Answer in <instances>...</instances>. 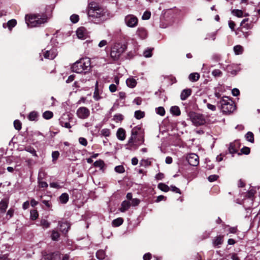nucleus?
Listing matches in <instances>:
<instances>
[{
	"label": "nucleus",
	"mask_w": 260,
	"mask_h": 260,
	"mask_svg": "<svg viewBox=\"0 0 260 260\" xmlns=\"http://www.w3.org/2000/svg\"><path fill=\"white\" fill-rule=\"evenodd\" d=\"M98 82L96 83V87L95 88L94 92L93 93V98L95 100L98 101L101 99V96L99 95V89L98 88Z\"/></svg>",
	"instance_id": "c03bdc74"
},
{
	"label": "nucleus",
	"mask_w": 260,
	"mask_h": 260,
	"mask_svg": "<svg viewBox=\"0 0 260 260\" xmlns=\"http://www.w3.org/2000/svg\"><path fill=\"white\" fill-rule=\"evenodd\" d=\"M248 19H244L241 22V26H242L244 28H245L246 29H249L250 28V24L246 23V22L248 21Z\"/></svg>",
	"instance_id": "a18cd8bd"
},
{
	"label": "nucleus",
	"mask_w": 260,
	"mask_h": 260,
	"mask_svg": "<svg viewBox=\"0 0 260 260\" xmlns=\"http://www.w3.org/2000/svg\"><path fill=\"white\" fill-rule=\"evenodd\" d=\"M126 83L128 87L130 88H134L137 85V81L134 78L131 77L126 80Z\"/></svg>",
	"instance_id": "aec40b11"
},
{
	"label": "nucleus",
	"mask_w": 260,
	"mask_h": 260,
	"mask_svg": "<svg viewBox=\"0 0 260 260\" xmlns=\"http://www.w3.org/2000/svg\"><path fill=\"white\" fill-rule=\"evenodd\" d=\"M188 164L192 166H197L199 164V156L194 154H189L186 157Z\"/></svg>",
	"instance_id": "9d476101"
},
{
	"label": "nucleus",
	"mask_w": 260,
	"mask_h": 260,
	"mask_svg": "<svg viewBox=\"0 0 260 260\" xmlns=\"http://www.w3.org/2000/svg\"><path fill=\"white\" fill-rule=\"evenodd\" d=\"M116 137L120 141H123L126 138V132L123 128H119L116 132Z\"/></svg>",
	"instance_id": "4468645a"
},
{
	"label": "nucleus",
	"mask_w": 260,
	"mask_h": 260,
	"mask_svg": "<svg viewBox=\"0 0 260 260\" xmlns=\"http://www.w3.org/2000/svg\"><path fill=\"white\" fill-rule=\"evenodd\" d=\"M0 260H11L9 257V254H0Z\"/></svg>",
	"instance_id": "680f3d73"
},
{
	"label": "nucleus",
	"mask_w": 260,
	"mask_h": 260,
	"mask_svg": "<svg viewBox=\"0 0 260 260\" xmlns=\"http://www.w3.org/2000/svg\"><path fill=\"white\" fill-rule=\"evenodd\" d=\"M232 13L235 15L236 16H237L238 17H243V11L242 10H238V9H236V10H234L233 11H232Z\"/></svg>",
	"instance_id": "49530a36"
},
{
	"label": "nucleus",
	"mask_w": 260,
	"mask_h": 260,
	"mask_svg": "<svg viewBox=\"0 0 260 260\" xmlns=\"http://www.w3.org/2000/svg\"><path fill=\"white\" fill-rule=\"evenodd\" d=\"M106 256L105 252L103 250H99L96 253V257L99 259L102 260L105 258Z\"/></svg>",
	"instance_id": "2f4dec72"
},
{
	"label": "nucleus",
	"mask_w": 260,
	"mask_h": 260,
	"mask_svg": "<svg viewBox=\"0 0 260 260\" xmlns=\"http://www.w3.org/2000/svg\"><path fill=\"white\" fill-rule=\"evenodd\" d=\"M141 128L138 126H135L132 128L131 131V136L129 138L127 144H125V147L126 149L129 150H136L138 147L143 143L144 140L140 141L137 139V135L140 131Z\"/></svg>",
	"instance_id": "7ed1b4c3"
},
{
	"label": "nucleus",
	"mask_w": 260,
	"mask_h": 260,
	"mask_svg": "<svg viewBox=\"0 0 260 260\" xmlns=\"http://www.w3.org/2000/svg\"><path fill=\"white\" fill-rule=\"evenodd\" d=\"M223 236L220 235V236H216L213 240V244L215 246H218L219 245L222 244V243H223Z\"/></svg>",
	"instance_id": "bb28decb"
},
{
	"label": "nucleus",
	"mask_w": 260,
	"mask_h": 260,
	"mask_svg": "<svg viewBox=\"0 0 260 260\" xmlns=\"http://www.w3.org/2000/svg\"><path fill=\"white\" fill-rule=\"evenodd\" d=\"M79 143L84 147L87 145L88 142L87 140L83 137H80L78 139Z\"/></svg>",
	"instance_id": "864d4df0"
},
{
	"label": "nucleus",
	"mask_w": 260,
	"mask_h": 260,
	"mask_svg": "<svg viewBox=\"0 0 260 260\" xmlns=\"http://www.w3.org/2000/svg\"><path fill=\"white\" fill-rule=\"evenodd\" d=\"M212 75L215 77H220L222 75V72L220 70L216 69L212 71Z\"/></svg>",
	"instance_id": "6e6d98bb"
},
{
	"label": "nucleus",
	"mask_w": 260,
	"mask_h": 260,
	"mask_svg": "<svg viewBox=\"0 0 260 260\" xmlns=\"http://www.w3.org/2000/svg\"><path fill=\"white\" fill-rule=\"evenodd\" d=\"M145 116V113L140 110L136 111L135 112V117L137 119H140Z\"/></svg>",
	"instance_id": "58836bf2"
},
{
	"label": "nucleus",
	"mask_w": 260,
	"mask_h": 260,
	"mask_svg": "<svg viewBox=\"0 0 260 260\" xmlns=\"http://www.w3.org/2000/svg\"><path fill=\"white\" fill-rule=\"evenodd\" d=\"M76 34L78 38L84 39L85 36V29L84 27H80L77 29Z\"/></svg>",
	"instance_id": "412c9836"
},
{
	"label": "nucleus",
	"mask_w": 260,
	"mask_h": 260,
	"mask_svg": "<svg viewBox=\"0 0 260 260\" xmlns=\"http://www.w3.org/2000/svg\"><path fill=\"white\" fill-rule=\"evenodd\" d=\"M191 93V90L190 89H185L182 91L180 94V99L182 101L186 100Z\"/></svg>",
	"instance_id": "f3484780"
},
{
	"label": "nucleus",
	"mask_w": 260,
	"mask_h": 260,
	"mask_svg": "<svg viewBox=\"0 0 260 260\" xmlns=\"http://www.w3.org/2000/svg\"><path fill=\"white\" fill-rule=\"evenodd\" d=\"M255 193L256 190L254 188H252L246 192L245 197L247 199H249L252 202L254 198V195Z\"/></svg>",
	"instance_id": "4be33fe9"
},
{
	"label": "nucleus",
	"mask_w": 260,
	"mask_h": 260,
	"mask_svg": "<svg viewBox=\"0 0 260 260\" xmlns=\"http://www.w3.org/2000/svg\"><path fill=\"white\" fill-rule=\"evenodd\" d=\"M87 14L89 19L95 23H99L102 21L107 19L110 15L106 8L94 2L88 4Z\"/></svg>",
	"instance_id": "f257e3e1"
},
{
	"label": "nucleus",
	"mask_w": 260,
	"mask_h": 260,
	"mask_svg": "<svg viewBox=\"0 0 260 260\" xmlns=\"http://www.w3.org/2000/svg\"><path fill=\"white\" fill-rule=\"evenodd\" d=\"M53 116V114L51 111H46L43 114V117L46 119H49Z\"/></svg>",
	"instance_id": "79ce46f5"
},
{
	"label": "nucleus",
	"mask_w": 260,
	"mask_h": 260,
	"mask_svg": "<svg viewBox=\"0 0 260 260\" xmlns=\"http://www.w3.org/2000/svg\"><path fill=\"white\" fill-rule=\"evenodd\" d=\"M136 34L141 39H145L147 37V30L143 27H139L137 30Z\"/></svg>",
	"instance_id": "2eb2a0df"
},
{
	"label": "nucleus",
	"mask_w": 260,
	"mask_h": 260,
	"mask_svg": "<svg viewBox=\"0 0 260 260\" xmlns=\"http://www.w3.org/2000/svg\"><path fill=\"white\" fill-rule=\"evenodd\" d=\"M225 98H223L220 101L221 110L224 113H231L235 110V105L232 101L227 97H225Z\"/></svg>",
	"instance_id": "423d86ee"
},
{
	"label": "nucleus",
	"mask_w": 260,
	"mask_h": 260,
	"mask_svg": "<svg viewBox=\"0 0 260 260\" xmlns=\"http://www.w3.org/2000/svg\"><path fill=\"white\" fill-rule=\"evenodd\" d=\"M59 237L60 235L57 231L52 230L51 238L53 241H58Z\"/></svg>",
	"instance_id": "e433bc0d"
},
{
	"label": "nucleus",
	"mask_w": 260,
	"mask_h": 260,
	"mask_svg": "<svg viewBox=\"0 0 260 260\" xmlns=\"http://www.w3.org/2000/svg\"><path fill=\"white\" fill-rule=\"evenodd\" d=\"M131 206L129 202L124 201L122 202L120 211L122 212H124L127 210Z\"/></svg>",
	"instance_id": "6ab92c4d"
},
{
	"label": "nucleus",
	"mask_w": 260,
	"mask_h": 260,
	"mask_svg": "<svg viewBox=\"0 0 260 260\" xmlns=\"http://www.w3.org/2000/svg\"><path fill=\"white\" fill-rule=\"evenodd\" d=\"M8 201L7 200H2L0 202V210L2 212H5L8 208Z\"/></svg>",
	"instance_id": "b1692460"
},
{
	"label": "nucleus",
	"mask_w": 260,
	"mask_h": 260,
	"mask_svg": "<svg viewBox=\"0 0 260 260\" xmlns=\"http://www.w3.org/2000/svg\"><path fill=\"white\" fill-rule=\"evenodd\" d=\"M17 24V21L15 19H11L9 20L7 24L4 23L3 27H6V26L10 30H11Z\"/></svg>",
	"instance_id": "5701e85b"
},
{
	"label": "nucleus",
	"mask_w": 260,
	"mask_h": 260,
	"mask_svg": "<svg viewBox=\"0 0 260 260\" xmlns=\"http://www.w3.org/2000/svg\"><path fill=\"white\" fill-rule=\"evenodd\" d=\"M25 150L31 153L34 156H37L36 151L34 148L31 147H27L25 148Z\"/></svg>",
	"instance_id": "e2e57ef3"
},
{
	"label": "nucleus",
	"mask_w": 260,
	"mask_h": 260,
	"mask_svg": "<svg viewBox=\"0 0 260 260\" xmlns=\"http://www.w3.org/2000/svg\"><path fill=\"white\" fill-rule=\"evenodd\" d=\"M156 112L157 114L160 116H164L165 114V110L162 107H159L155 109Z\"/></svg>",
	"instance_id": "37998d69"
},
{
	"label": "nucleus",
	"mask_w": 260,
	"mask_h": 260,
	"mask_svg": "<svg viewBox=\"0 0 260 260\" xmlns=\"http://www.w3.org/2000/svg\"><path fill=\"white\" fill-rule=\"evenodd\" d=\"M90 68V61L88 58H82L75 62L72 67V71L78 73H86Z\"/></svg>",
	"instance_id": "20e7f679"
},
{
	"label": "nucleus",
	"mask_w": 260,
	"mask_h": 260,
	"mask_svg": "<svg viewBox=\"0 0 260 260\" xmlns=\"http://www.w3.org/2000/svg\"><path fill=\"white\" fill-rule=\"evenodd\" d=\"M70 116L68 114H63L59 119V122L62 127L70 128L71 127L70 123Z\"/></svg>",
	"instance_id": "9b49d317"
},
{
	"label": "nucleus",
	"mask_w": 260,
	"mask_h": 260,
	"mask_svg": "<svg viewBox=\"0 0 260 260\" xmlns=\"http://www.w3.org/2000/svg\"><path fill=\"white\" fill-rule=\"evenodd\" d=\"M79 17L77 14H73L70 17V20L73 23H76L78 22Z\"/></svg>",
	"instance_id": "de8ad7c7"
},
{
	"label": "nucleus",
	"mask_w": 260,
	"mask_h": 260,
	"mask_svg": "<svg viewBox=\"0 0 260 260\" xmlns=\"http://www.w3.org/2000/svg\"><path fill=\"white\" fill-rule=\"evenodd\" d=\"M241 152L242 153L244 154L247 155L249 154L250 152V149L249 147H244L241 149Z\"/></svg>",
	"instance_id": "bf43d9fd"
},
{
	"label": "nucleus",
	"mask_w": 260,
	"mask_h": 260,
	"mask_svg": "<svg viewBox=\"0 0 260 260\" xmlns=\"http://www.w3.org/2000/svg\"><path fill=\"white\" fill-rule=\"evenodd\" d=\"M50 223L45 219H43L41 221V225L42 226L43 228H48L50 226Z\"/></svg>",
	"instance_id": "5fc2aeb1"
},
{
	"label": "nucleus",
	"mask_w": 260,
	"mask_h": 260,
	"mask_svg": "<svg viewBox=\"0 0 260 260\" xmlns=\"http://www.w3.org/2000/svg\"><path fill=\"white\" fill-rule=\"evenodd\" d=\"M57 55V52L55 49H51L49 50H47L44 53V56L46 59H53Z\"/></svg>",
	"instance_id": "ddd939ff"
},
{
	"label": "nucleus",
	"mask_w": 260,
	"mask_h": 260,
	"mask_svg": "<svg viewBox=\"0 0 260 260\" xmlns=\"http://www.w3.org/2000/svg\"><path fill=\"white\" fill-rule=\"evenodd\" d=\"M171 113L176 116H179L181 114V112L178 106H174L171 108Z\"/></svg>",
	"instance_id": "c85d7f7f"
},
{
	"label": "nucleus",
	"mask_w": 260,
	"mask_h": 260,
	"mask_svg": "<svg viewBox=\"0 0 260 260\" xmlns=\"http://www.w3.org/2000/svg\"><path fill=\"white\" fill-rule=\"evenodd\" d=\"M69 195L67 193H62L59 198V202L61 204L67 203L69 201Z\"/></svg>",
	"instance_id": "a878e982"
},
{
	"label": "nucleus",
	"mask_w": 260,
	"mask_h": 260,
	"mask_svg": "<svg viewBox=\"0 0 260 260\" xmlns=\"http://www.w3.org/2000/svg\"><path fill=\"white\" fill-rule=\"evenodd\" d=\"M153 49V48H148L146 50H145L143 52L144 56L147 58L151 57L152 55V51Z\"/></svg>",
	"instance_id": "4c0bfd02"
},
{
	"label": "nucleus",
	"mask_w": 260,
	"mask_h": 260,
	"mask_svg": "<svg viewBox=\"0 0 260 260\" xmlns=\"http://www.w3.org/2000/svg\"><path fill=\"white\" fill-rule=\"evenodd\" d=\"M38 116L39 114L38 112L36 111H32L29 114L28 118L30 121L37 120Z\"/></svg>",
	"instance_id": "7c9ffc66"
},
{
	"label": "nucleus",
	"mask_w": 260,
	"mask_h": 260,
	"mask_svg": "<svg viewBox=\"0 0 260 260\" xmlns=\"http://www.w3.org/2000/svg\"><path fill=\"white\" fill-rule=\"evenodd\" d=\"M60 230L63 233H67L70 228V225L68 222H59L58 223Z\"/></svg>",
	"instance_id": "dca6fc26"
},
{
	"label": "nucleus",
	"mask_w": 260,
	"mask_h": 260,
	"mask_svg": "<svg viewBox=\"0 0 260 260\" xmlns=\"http://www.w3.org/2000/svg\"><path fill=\"white\" fill-rule=\"evenodd\" d=\"M113 119L116 122L121 121L123 119V116L121 114H117L113 116Z\"/></svg>",
	"instance_id": "8fccbe9b"
},
{
	"label": "nucleus",
	"mask_w": 260,
	"mask_h": 260,
	"mask_svg": "<svg viewBox=\"0 0 260 260\" xmlns=\"http://www.w3.org/2000/svg\"><path fill=\"white\" fill-rule=\"evenodd\" d=\"M31 217L32 220L36 219L38 217V213L36 210H33L30 212Z\"/></svg>",
	"instance_id": "0e129e2a"
},
{
	"label": "nucleus",
	"mask_w": 260,
	"mask_h": 260,
	"mask_svg": "<svg viewBox=\"0 0 260 260\" xmlns=\"http://www.w3.org/2000/svg\"><path fill=\"white\" fill-rule=\"evenodd\" d=\"M111 135L110 129L109 128H103L101 131L100 135L102 137H107Z\"/></svg>",
	"instance_id": "f704fd0d"
},
{
	"label": "nucleus",
	"mask_w": 260,
	"mask_h": 260,
	"mask_svg": "<svg viewBox=\"0 0 260 260\" xmlns=\"http://www.w3.org/2000/svg\"><path fill=\"white\" fill-rule=\"evenodd\" d=\"M131 201H132L131 204L133 206H138L140 202V200L138 199H136V198L133 199Z\"/></svg>",
	"instance_id": "338daca9"
},
{
	"label": "nucleus",
	"mask_w": 260,
	"mask_h": 260,
	"mask_svg": "<svg viewBox=\"0 0 260 260\" xmlns=\"http://www.w3.org/2000/svg\"><path fill=\"white\" fill-rule=\"evenodd\" d=\"M245 138L248 141H249L251 143L254 142V135L252 132H248L245 135Z\"/></svg>",
	"instance_id": "ea45409f"
},
{
	"label": "nucleus",
	"mask_w": 260,
	"mask_h": 260,
	"mask_svg": "<svg viewBox=\"0 0 260 260\" xmlns=\"http://www.w3.org/2000/svg\"><path fill=\"white\" fill-rule=\"evenodd\" d=\"M59 153L58 152V151H56L52 152V157L53 161L56 160L59 157Z\"/></svg>",
	"instance_id": "69168bd1"
},
{
	"label": "nucleus",
	"mask_w": 260,
	"mask_h": 260,
	"mask_svg": "<svg viewBox=\"0 0 260 260\" xmlns=\"http://www.w3.org/2000/svg\"><path fill=\"white\" fill-rule=\"evenodd\" d=\"M151 13L149 11H145L142 17L143 20H148L150 18Z\"/></svg>",
	"instance_id": "4d7b16f0"
},
{
	"label": "nucleus",
	"mask_w": 260,
	"mask_h": 260,
	"mask_svg": "<svg viewBox=\"0 0 260 260\" xmlns=\"http://www.w3.org/2000/svg\"><path fill=\"white\" fill-rule=\"evenodd\" d=\"M200 74L198 73H192L189 74L188 76L189 80L191 82H196L200 78Z\"/></svg>",
	"instance_id": "393cba45"
},
{
	"label": "nucleus",
	"mask_w": 260,
	"mask_h": 260,
	"mask_svg": "<svg viewBox=\"0 0 260 260\" xmlns=\"http://www.w3.org/2000/svg\"><path fill=\"white\" fill-rule=\"evenodd\" d=\"M126 45L120 43L115 44L111 49V57L114 60L119 59L121 55L126 50Z\"/></svg>",
	"instance_id": "39448f33"
},
{
	"label": "nucleus",
	"mask_w": 260,
	"mask_h": 260,
	"mask_svg": "<svg viewBox=\"0 0 260 260\" xmlns=\"http://www.w3.org/2000/svg\"><path fill=\"white\" fill-rule=\"evenodd\" d=\"M170 189L175 193L181 194V191L179 188L175 186L171 185L170 187Z\"/></svg>",
	"instance_id": "052dcab7"
},
{
	"label": "nucleus",
	"mask_w": 260,
	"mask_h": 260,
	"mask_svg": "<svg viewBox=\"0 0 260 260\" xmlns=\"http://www.w3.org/2000/svg\"><path fill=\"white\" fill-rule=\"evenodd\" d=\"M256 222L257 228H258L260 226V212L258 213L253 218L252 223H251L252 226H254Z\"/></svg>",
	"instance_id": "c756f323"
},
{
	"label": "nucleus",
	"mask_w": 260,
	"mask_h": 260,
	"mask_svg": "<svg viewBox=\"0 0 260 260\" xmlns=\"http://www.w3.org/2000/svg\"><path fill=\"white\" fill-rule=\"evenodd\" d=\"M190 119L196 126L204 125L206 123V119L203 114L192 112L190 113Z\"/></svg>",
	"instance_id": "0eeeda50"
},
{
	"label": "nucleus",
	"mask_w": 260,
	"mask_h": 260,
	"mask_svg": "<svg viewBox=\"0 0 260 260\" xmlns=\"http://www.w3.org/2000/svg\"><path fill=\"white\" fill-rule=\"evenodd\" d=\"M93 165L95 167L100 168L101 171L104 172L105 170V164L103 160L101 159L98 160L94 162Z\"/></svg>",
	"instance_id": "a211bd4d"
},
{
	"label": "nucleus",
	"mask_w": 260,
	"mask_h": 260,
	"mask_svg": "<svg viewBox=\"0 0 260 260\" xmlns=\"http://www.w3.org/2000/svg\"><path fill=\"white\" fill-rule=\"evenodd\" d=\"M140 165L141 166L146 168L151 166V161L149 160V159H143L140 161Z\"/></svg>",
	"instance_id": "473e14b6"
},
{
	"label": "nucleus",
	"mask_w": 260,
	"mask_h": 260,
	"mask_svg": "<svg viewBox=\"0 0 260 260\" xmlns=\"http://www.w3.org/2000/svg\"><path fill=\"white\" fill-rule=\"evenodd\" d=\"M14 126L16 129L19 131L21 128V123L18 120L14 121Z\"/></svg>",
	"instance_id": "3c124183"
},
{
	"label": "nucleus",
	"mask_w": 260,
	"mask_h": 260,
	"mask_svg": "<svg viewBox=\"0 0 260 260\" xmlns=\"http://www.w3.org/2000/svg\"><path fill=\"white\" fill-rule=\"evenodd\" d=\"M158 188L165 192H168L170 190V187L166 184L163 183H159L158 184Z\"/></svg>",
	"instance_id": "72a5a7b5"
},
{
	"label": "nucleus",
	"mask_w": 260,
	"mask_h": 260,
	"mask_svg": "<svg viewBox=\"0 0 260 260\" xmlns=\"http://www.w3.org/2000/svg\"><path fill=\"white\" fill-rule=\"evenodd\" d=\"M114 170L115 172L118 173H122L125 171L124 167L121 165L116 166Z\"/></svg>",
	"instance_id": "603ef678"
},
{
	"label": "nucleus",
	"mask_w": 260,
	"mask_h": 260,
	"mask_svg": "<svg viewBox=\"0 0 260 260\" xmlns=\"http://www.w3.org/2000/svg\"><path fill=\"white\" fill-rule=\"evenodd\" d=\"M38 183L39 186L40 188H47L48 186L47 183L45 181H44L43 180H38Z\"/></svg>",
	"instance_id": "09e8293b"
},
{
	"label": "nucleus",
	"mask_w": 260,
	"mask_h": 260,
	"mask_svg": "<svg viewBox=\"0 0 260 260\" xmlns=\"http://www.w3.org/2000/svg\"><path fill=\"white\" fill-rule=\"evenodd\" d=\"M218 177L219 176L217 175H211L208 177V179L209 182H212L216 181Z\"/></svg>",
	"instance_id": "13d9d810"
},
{
	"label": "nucleus",
	"mask_w": 260,
	"mask_h": 260,
	"mask_svg": "<svg viewBox=\"0 0 260 260\" xmlns=\"http://www.w3.org/2000/svg\"><path fill=\"white\" fill-rule=\"evenodd\" d=\"M123 219L121 217H119L112 221V225L114 227H117L121 225L123 223Z\"/></svg>",
	"instance_id": "cd10ccee"
},
{
	"label": "nucleus",
	"mask_w": 260,
	"mask_h": 260,
	"mask_svg": "<svg viewBox=\"0 0 260 260\" xmlns=\"http://www.w3.org/2000/svg\"><path fill=\"white\" fill-rule=\"evenodd\" d=\"M240 145L238 141H235L230 143L229 147V151L231 154H235L237 152Z\"/></svg>",
	"instance_id": "f8f14e48"
},
{
	"label": "nucleus",
	"mask_w": 260,
	"mask_h": 260,
	"mask_svg": "<svg viewBox=\"0 0 260 260\" xmlns=\"http://www.w3.org/2000/svg\"><path fill=\"white\" fill-rule=\"evenodd\" d=\"M109 90L111 92H114L117 90V86L115 84H112L109 86Z\"/></svg>",
	"instance_id": "774afa93"
},
{
	"label": "nucleus",
	"mask_w": 260,
	"mask_h": 260,
	"mask_svg": "<svg viewBox=\"0 0 260 260\" xmlns=\"http://www.w3.org/2000/svg\"><path fill=\"white\" fill-rule=\"evenodd\" d=\"M49 17L46 14H35L25 15V20L27 26L30 27L39 26L47 22Z\"/></svg>",
	"instance_id": "f03ea898"
},
{
	"label": "nucleus",
	"mask_w": 260,
	"mask_h": 260,
	"mask_svg": "<svg viewBox=\"0 0 260 260\" xmlns=\"http://www.w3.org/2000/svg\"><path fill=\"white\" fill-rule=\"evenodd\" d=\"M76 114L79 118L85 119L89 116L90 111L85 107H81L77 109Z\"/></svg>",
	"instance_id": "1a4fd4ad"
},
{
	"label": "nucleus",
	"mask_w": 260,
	"mask_h": 260,
	"mask_svg": "<svg viewBox=\"0 0 260 260\" xmlns=\"http://www.w3.org/2000/svg\"><path fill=\"white\" fill-rule=\"evenodd\" d=\"M234 51L236 55L241 54L243 51V48L241 45H236L234 47Z\"/></svg>",
	"instance_id": "c9c22d12"
},
{
	"label": "nucleus",
	"mask_w": 260,
	"mask_h": 260,
	"mask_svg": "<svg viewBox=\"0 0 260 260\" xmlns=\"http://www.w3.org/2000/svg\"><path fill=\"white\" fill-rule=\"evenodd\" d=\"M47 173L45 171L42 169L40 170L39 172V174L38 176V180H43L46 177Z\"/></svg>",
	"instance_id": "a19ab883"
},
{
	"label": "nucleus",
	"mask_w": 260,
	"mask_h": 260,
	"mask_svg": "<svg viewBox=\"0 0 260 260\" xmlns=\"http://www.w3.org/2000/svg\"><path fill=\"white\" fill-rule=\"evenodd\" d=\"M124 23L127 26L134 28L138 24V18L133 14H128L124 17Z\"/></svg>",
	"instance_id": "6e6552de"
}]
</instances>
